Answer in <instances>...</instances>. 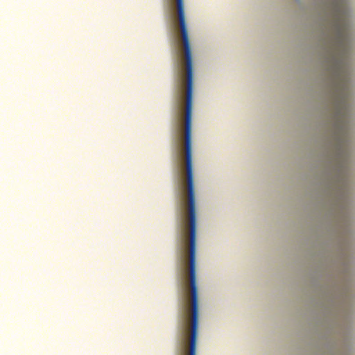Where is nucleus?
Masks as SVG:
<instances>
[{
    "mask_svg": "<svg viewBox=\"0 0 355 355\" xmlns=\"http://www.w3.org/2000/svg\"><path fill=\"white\" fill-rule=\"evenodd\" d=\"M336 26L338 27V37L342 42H344L348 32V26L344 13L338 16Z\"/></svg>",
    "mask_w": 355,
    "mask_h": 355,
    "instance_id": "obj_2",
    "label": "nucleus"
},
{
    "mask_svg": "<svg viewBox=\"0 0 355 355\" xmlns=\"http://www.w3.org/2000/svg\"><path fill=\"white\" fill-rule=\"evenodd\" d=\"M178 17L184 51L187 71V92L184 114V158L187 173L189 218H196V200L191 153V116L193 110V60L190 41L186 25L184 0H176Z\"/></svg>",
    "mask_w": 355,
    "mask_h": 355,
    "instance_id": "obj_1",
    "label": "nucleus"
}]
</instances>
